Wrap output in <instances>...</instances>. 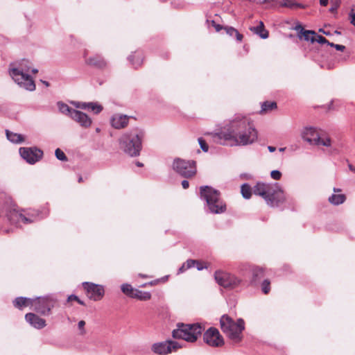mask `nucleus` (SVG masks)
I'll return each mask as SVG.
<instances>
[{
    "instance_id": "obj_1",
    "label": "nucleus",
    "mask_w": 355,
    "mask_h": 355,
    "mask_svg": "<svg viewBox=\"0 0 355 355\" xmlns=\"http://www.w3.org/2000/svg\"><path fill=\"white\" fill-rule=\"evenodd\" d=\"M214 137L226 144L227 141H232L231 146H247L254 143L258 138V132L250 119L236 116L230 121L223 130L215 133Z\"/></svg>"
},
{
    "instance_id": "obj_2",
    "label": "nucleus",
    "mask_w": 355,
    "mask_h": 355,
    "mask_svg": "<svg viewBox=\"0 0 355 355\" xmlns=\"http://www.w3.org/2000/svg\"><path fill=\"white\" fill-rule=\"evenodd\" d=\"M31 70L33 73L38 72L37 69L31 68V63L28 60H21L19 62L10 64L9 74L21 87L28 91H34L35 89V82L28 74Z\"/></svg>"
},
{
    "instance_id": "obj_3",
    "label": "nucleus",
    "mask_w": 355,
    "mask_h": 355,
    "mask_svg": "<svg viewBox=\"0 0 355 355\" xmlns=\"http://www.w3.org/2000/svg\"><path fill=\"white\" fill-rule=\"evenodd\" d=\"M200 196L206 201L210 213L220 214L226 211V204L220 198L219 191L209 186H202L200 187Z\"/></svg>"
},
{
    "instance_id": "obj_4",
    "label": "nucleus",
    "mask_w": 355,
    "mask_h": 355,
    "mask_svg": "<svg viewBox=\"0 0 355 355\" xmlns=\"http://www.w3.org/2000/svg\"><path fill=\"white\" fill-rule=\"evenodd\" d=\"M220 326L223 332L232 340L238 343L242 339V332L245 329V322L239 318L235 322L227 314L223 315L220 319Z\"/></svg>"
},
{
    "instance_id": "obj_5",
    "label": "nucleus",
    "mask_w": 355,
    "mask_h": 355,
    "mask_svg": "<svg viewBox=\"0 0 355 355\" xmlns=\"http://www.w3.org/2000/svg\"><path fill=\"white\" fill-rule=\"evenodd\" d=\"M203 327L199 323L184 324L178 322L176 329L172 331V336L175 339H182L187 342L194 343L199 336L202 334Z\"/></svg>"
},
{
    "instance_id": "obj_6",
    "label": "nucleus",
    "mask_w": 355,
    "mask_h": 355,
    "mask_svg": "<svg viewBox=\"0 0 355 355\" xmlns=\"http://www.w3.org/2000/svg\"><path fill=\"white\" fill-rule=\"evenodd\" d=\"M303 140L311 145L323 146L329 147L331 145L330 137L320 133L319 130L313 127H306L301 133Z\"/></svg>"
},
{
    "instance_id": "obj_7",
    "label": "nucleus",
    "mask_w": 355,
    "mask_h": 355,
    "mask_svg": "<svg viewBox=\"0 0 355 355\" xmlns=\"http://www.w3.org/2000/svg\"><path fill=\"white\" fill-rule=\"evenodd\" d=\"M173 170L185 178H190L196 173V162L193 160H185L180 158H176L173 163Z\"/></svg>"
},
{
    "instance_id": "obj_8",
    "label": "nucleus",
    "mask_w": 355,
    "mask_h": 355,
    "mask_svg": "<svg viewBox=\"0 0 355 355\" xmlns=\"http://www.w3.org/2000/svg\"><path fill=\"white\" fill-rule=\"evenodd\" d=\"M214 278L220 286L229 290L237 288L241 282V280L234 275L220 270L215 272Z\"/></svg>"
},
{
    "instance_id": "obj_9",
    "label": "nucleus",
    "mask_w": 355,
    "mask_h": 355,
    "mask_svg": "<svg viewBox=\"0 0 355 355\" xmlns=\"http://www.w3.org/2000/svg\"><path fill=\"white\" fill-rule=\"evenodd\" d=\"M266 200V203L271 207H278L286 200V195L278 183H273Z\"/></svg>"
},
{
    "instance_id": "obj_10",
    "label": "nucleus",
    "mask_w": 355,
    "mask_h": 355,
    "mask_svg": "<svg viewBox=\"0 0 355 355\" xmlns=\"http://www.w3.org/2000/svg\"><path fill=\"white\" fill-rule=\"evenodd\" d=\"M53 307V302L51 297H38L33 300L31 308L42 315H49Z\"/></svg>"
},
{
    "instance_id": "obj_11",
    "label": "nucleus",
    "mask_w": 355,
    "mask_h": 355,
    "mask_svg": "<svg viewBox=\"0 0 355 355\" xmlns=\"http://www.w3.org/2000/svg\"><path fill=\"white\" fill-rule=\"evenodd\" d=\"M19 154L27 163L34 164L42 158L44 153L37 147H21Z\"/></svg>"
},
{
    "instance_id": "obj_12",
    "label": "nucleus",
    "mask_w": 355,
    "mask_h": 355,
    "mask_svg": "<svg viewBox=\"0 0 355 355\" xmlns=\"http://www.w3.org/2000/svg\"><path fill=\"white\" fill-rule=\"evenodd\" d=\"M182 346L177 341L168 340L164 342L157 343L153 345L152 350L159 355H166L181 348Z\"/></svg>"
},
{
    "instance_id": "obj_13",
    "label": "nucleus",
    "mask_w": 355,
    "mask_h": 355,
    "mask_svg": "<svg viewBox=\"0 0 355 355\" xmlns=\"http://www.w3.org/2000/svg\"><path fill=\"white\" fill-rule=\"evenodd\" d=\"M205 343L211 347H220L224 345V339L215 327L209 328L203 334Z\"/></svg>"
},
{
    "instance_id": "obj_14",
    "label": "nucleus",
    "mask_w": 355,
    "mask_h": 355,
    "mask_svg": "<svg viewBox=\"0 0 355 355\" xmlns=\"http://www.w3.org/2000/svg\"><path fill=\"white\" fill-rule=\"evenodd\" d=\"M83 287L90 300L98 301L104 296L105 290L102 285L85 282L83 283Z\"/></svg>"
},
{
    "instance_id": "obj_15",
    "label": "nucleus",
    "mask_w": 355,
    "mask_h": 355,
    "mask_svg": "<svg viewBox=\"0 0 355 355\" xmlns=\"http://www.w3.org/2000/svg\"><path fill=\"white\" fill-rule=\"evenodd\" d=\"M28 215V216H26L22 213L13 209L8 214L7 217L12 223L22 222L24 224H28L37 220L36 216H34L33 214L30 216L29 214Z\"/></svg>"
},
{
    "instance_id": "obj_16",
    "label": "nucleus",
    "mask_w": 355,
    "mask_h": 355,
    "mask_svg": "<svg viewBox=\"0 0 355 355\" xmlns=\"http://www.w3.org/2000/svg\"><path fill=\"white\" fill-rule=\"evenodd\" d=\"M120 148L128 154L133 156V135L131 132L123 134L119 139Z\"/></svg>"
},
{
    "instance_id": "obj_17",
    "label": "nucleus",
    "mask_w": 355,
    "mask_h": 355,
    "mask_svg": "<svg viewBox=\"0 0 355 355\" xmlns=\"http://www.w3.org/2000/svg\"><path fill=\"white\" fill-rule=\"evenodd\" d=\"M272 183H264L258 182L253 187L252 192L256 196H261L265 201L268 198L270 189L272 187Z\"/></svg>"
},
{
    "instance_id": "obj_18",
    "label": "nucleus",
    "mask_w": 355,
    "mask_h": 355,
    "mask_svg": "<svg viewBox=\"0 0 355 355\" xmlns=\"http://www.w3.org/2000/svg\"><path fill=\"white\" fill-rule=\"evenodd\" d=\"M71 118L83 128H88L92 124L91 119L84 112L75 110Z\"/></svg>"
},
{
    "instance_id": "obj_19",
    "label": "nucleus",
    "mask_w": 355,
    "mask_h": 355,
    "mask_svg": "<svg viewBox=\"0 0 355 355\" xmlns=\"http://www.w3.org/2000/svg\"><path fill=\"white\" fill-rule=\"evenodd\" d=\"M129 121V117L124 114H115L110 119L111 125L115 129L125 128Z\"/></svg>"
},
{
    "instance_id": "obj_20",
    "label": "nucleus",
    "mask_w": 355,
    "mask_h": 355,
    "mask_svg": "<svg viewBox=\"0 0 355 355\" xmlns=\"http://www.w3.org/2000/svg\"><path fill=\"white\" fill-rule=\"evenodd\" d=\"M25 319L34 328L40 329L46 326L45 320L40 318L35 313H29L26 314Z\"/></svg>"
},
{
    "instance_id": "obj_21",
    "label": "nucleus",
    "mask_w": 355,
    "mask_h": 355,
    "mask_svg": "<svg viewBox=\"0 0 355 355\" xmlns=\"http://www.w3.org/2000/svg\"><path fill=\"white\" fill-rule=\"evenodd\" d=\"M144 137L145 132L143 129L135 128V157L140 155Z\"/></svg>"
},
{
    "instance_id": "obj_22",
    "label": "nucleus",
    "mask_w": 355,
    "mask_h": 355,
    "mask_svg": "<svg viewBox=\"0 0 355 355\" xmlns=\"http://www.w3.org/2000/svg\"><path fill=\"white\" fill-rule=\"evenodd\" d=\"M86 62L92 66H94L97 68H104L107 65L106 61L104 60L103 57L99 55H96L93 57H90L86 60Z\"/></svg>"
},
{
    "instance_id": "obj_23",
    "label": "nucleus",
    "mask_w": 355,
    "mask_h": 355,
    "mask_svg": "<svg viewBox=\"0 0 355 355\" xmlns=\"http://www.w3.org/2000/svg\"><path fill=\"white\" fill-rule=\"evenodd\" d=\"M32 298L24 297H18L15 299L13 301V305L15 307L21 309L23 307L31 306H32L33 302Z\"/></svg>"
},
{
    "instance_id": "obj_24",
    "label": "nucleus",
    "mask_w": 355,
    "mask_h": 355,
    "mask_svg": "<svg viewBox=\"0 0 355 355\" xmlns=\"http://www.w3.org/2000/svg\"><path fill=\"white\" fill-rule=\"evenodd\" d=\"M7 139L14 144H20L24 141V137L22 135L12 132L8 130H6Z\"/></svg>"
},
{
    "instance_id": "obj_25",
    "label": "nucleus",
    "mask_w": 355,
    "mask_h": 355,
    "mask_svg": "<svg viewBox=\"0 0 355 355\" xmlns=\"http://www.w3.org/2000/svg\"><path fill=\"white\" fill-rule=\"evenodd\" d=\"M250 30L254 33L259 35L262 39H266L268 37V31L264 29V25L261 21H259V24L258 26L250 28Z\"/></svg>"
},
{
    "instance_id": "obj_26",
    "label": "nucleus",
    "mask_w": 355,
    "mask_h": 355,
    "mask_svg": "<svg viewBox=\"0 0 355 355\" xmlns=\"http://www.w3.org/2000/svg\"><path fill=\"white\" fill-rule=\"evenodd\" d=\"M252 284H256L264 276V270L262 268L255 266L252 268Z\"/></svg>"
},
{
    "instance_id": "obj_27",
    "label": "nucleus",
    "mask_w": 355,
    "mask_h": 355,
    "mask_svg": "<svg viewBox=\"0 0 355 355\" xmlns=\"http://www.w3.org/2000/svg\"><path fill=\"white\" fill-rule=\"evenodd\" d=\"M346 200L344 194H332L328 198L329 202L334 205H339L343 204Z\"/></svg>"
},
{
    "instance_id": "obj_28",
    "label": "nucleus",
    "mask_w": 355,
    "mask_h": 355,
    "mask_svg": "<svg viewBox=\"0 0 355 355\" xmlns=\"http://www.w3.org/2000/svg\"><path fill=\"white\" fill-rule=\"evenodd\" d=\"M150 297L151 294L150 292L142 291L135 288V299L146 301L150 300Z\"/></svg>"
},
{
    "instance_id": "obj_29",
    "label": "nucleus",
    "mask_w": 355,
    "mask_h": 355,
    "mask_svg": "<svg viewBox=\"0 0 355 355\" xmlns=\"http://www.w3.org/2000/svg\"><path fill=\"white\" fill-rule=\"evenodd\" d=\"M58 107L59 109V111L66 115H69L70 117L72 116V112L75 111L74 109L70 107L66 103H64L62 102H58Z\"/></svg>"
},
{
    "instance_id": "obj_30",
    "label": "nucleus",
    "mask_w": 355,
    "mask_h": 355,
    "mask_svg": "<svg viewBox=\"0 0 355 355\" xmlns=\"http://www.w3.org/2000/svg\"><path fill=\"white\" fill-rule=\"evenodd\" d=\"M224 30L225 31L226 33L230 36L235 35L237 41L241 42L242 40L243 35L239 33L236 28L232 26H225Z\"/></svg>"
},
{
    "instance_id": "obj_31",
    "label": "nucleus",
    "mask_w": 355,
    "mask_h": 355,
    "mask_svg": "<svg viewBox=\"0 0 355 355\" xmlns=\"http://www.w3.org/2000/svg\"><path fill=\"white\" fill-rule=\"evenodd\" d=\"M300 35L303 36L304 40L306 41H310L311 43H314L315 42V36L316 33L314 31H306L304 30Z\"/></svg>"
},
{
    "instance_id": "obj_32",
    "label": "nucleus",
    "mask_w": 355,
    "mask_h": 355,
    "mask_svg": "<svg viewBox=\"0 0 355 355\" xmlns=\"http://www.w3.org/2000/svg\"><path fill=\"white\" fill-rule=\"evenodd\" d=\"M252 188L248 184L244 183L242 184L241 192L244 198L250 199L252 196Z\"/></svg>"
},
{
    "instance_id": "obj_33",
    "label": "nucleus",
    "mask_w": 355,
    "mask_h": 355,
    "mask_svg": "<svg viewBox=\"0 0 355 355\" xmlns=\"http://www.w3.org/2000/svg\"><path fill=\"white\" fill-rule=\"evenodd\" d=\"M277 107L275 102L265 101L261 104V112H266L272 110Z\"/></svg>"
},
{
    "instance_id": "obj_34",
    "label": "nucleus",
    "mask_w": 355,
    "mask_h": 355,
    "mask_svg": "<svg viewBox=\"0 0 355 355\" xmlns=\"http://www.w3.org/2000/svg\"><path fill=\"white\" fill-rule=\"evenodd\" d=\"M121 291L126 295L133 297V287L131 284H123L121 286Z\"/></svg>"
},
{
    "instance_id": "obj_35",
    "label": "nucleus",
    "mask_w": 355,
    "mask_h": 355,
    "mask_svg": "<svg viewBox=\"0 0 355 355\" xmlns=\"http://www.w3.org/2000/svg\"><path fill=\"white\" fill-rule=\"evenodd\" d=\"M87 105H89L88 110L92 111L95 114H98L103 110L102 105L96 102H90Z\"/></svg>"
},
{
    "instance_id": "obj_36",
    "label": "nucleus",
    "mask_w": 355,
    "mask_h": 355,
    "mask_svg": "<svg viewBox=\"0 0 355 355\" xmlns=\"http://www.w3.org/2000/svg\"><path fill=\"white\" fill-rule=\"evenodd\" d=\"M281 6L291 8L294 7H301L300 4L295 3L291 0H283L281 3Z\"/></svg>"
},
{
    "instance_id": "obj_37",
    "label": "nucleus",
    "mask_w": 355,
    "mask_h": 355,
    "mask_svg": "<svg viewBox=\"0 0 355 355\" xmlns=\"http://www.w3.org/2000/svg\"><path fill=\"white\" fill-rule=\"evenodd\" d=\"M270 282L268 279H264L261 283V291L264 294H268L270 290Z\"/></svg>"
},
{
    "instance_id": "obj_38",
    "label": "nucleus",
    "mask_w": 355,
    "mask_h": 355,
    "mask_svg": "<svg viewBox=\"0 0 355 355\" xmlns=\"http://www.w3.org/2000/svg\"><path fill=\"white\" fill-rule=\"evenodd\" d=\"M55 155L56 158L60 161H67V157L64 153V152L60 148H57L55 151Z\"/></svg>"
},
{
    "instance_id": "obj_39",
    "label": "nucleus",
    "mask_w": 355,
    "mask_h": 355,
    "mask_svg": "<svg viewBox=\"0 0 355 355\" xmlns=\"http://www.w3.org/2000/svg\"><path fill=\"white\" fill-rule=\"evenodd\" d=\"M198 141L199 145L200 146V148L202 150V151L207 152L209 150V146L207 145L205 140L204 139H202V137H200V138H198Z\"/></svg>"
},
{
    "instance_id": "obj_40",
    "label": "nucleus",
    "mask_w": 355,
    "mask_h": 355,
    "mask_svg": "<svg viewBox=\"0 0 355 355\" xmlns=\"http://www.w3.org/2000/svg\"><path fill=\"white\" fill-rule=\"evenodd\" d=\"M85 322L84 320H80L78 323V328L80 331L79 334L81 336H84L86 334V330L85 329Z\"/></svg>"
},
{
    "instance_id": "obj_41",
    "label": "nucleus",
    "mask_w": 355,
    "mask_h": 355,
    "mask_svg": "<svg viewBox=\"0 0 355 355\" xmlns=\"http://www.w3.org/2000/svg\"><path fill=\"white\" fill-rule=\"evenodd\" d=\"M184 264H186V266L188 269L191 268H193L195 266L196 264H200V261H197V260H193V259H188L185 263Z\"/></svg>"
},
{
    "instance_id": "obj_42",
    "label": "nucleus",
    "mask_w": 355,
    "mask_h": 355,
    "mask_svg": "<svg viewBox=\"0 0 355 355\" xmlns=\"http://www.w3.org/2000/svg\"><path fill=\"white\" fill-rule=\"evenodd\" d=\"M315 36V42H317L319 44H327L329 45V43H330L325 37H324L322 35H317Z\"/></svg>"
},
{
    "instance_id": "obj_43",
    "label": "nucleus",
    "mask_w": 355,
    "mask_h": 355,
    "mask_svg": "<svg viewBox=\"0 0 355 355\" xmlns=\"http://www.w3.org/2000/svg\"><path fill=\"white\" fill-rule=\"evenodd\" d=\"M270 176L272 179L275 180H278L281 178L282 177V173L279 171L278 170H273L271 171L270 173Z\"/></svg>"
},
{
    "instance_id": "obj_44",
    "label": "nucleus",
    "mask_w": 355,
    "mask_h": 355,
    "mask_svg": "<svg viewBox=\"0 0 355 355\" xmlns=\"http://www.w3.org/2000/svg\"><path fill=\"white\" fill-rule=\"evenodd\" d=\"M329 46L334 47L336 50L343 51L345 49V46L341 44H336L332 42L329 43Z\"/></svg>"
},
{
    "instance_id": "obj_45",
    "label": "nucleus",
    "mask_w": 355,
    "mask_h": 355,
    "mask_svg": "<svg viewBox=\"0 0 355 355\" xmlns=\"http://www.w3.org/2000/svg\"><path fill=\"white\" fill-rule=\"evenodd\" d=\"M211 24L215 28L217 32L220 31L222 29H224V27L223 26L216 24L214 20L211 21Z\"/></svg>"
},
{
    "instance_id": "obj_46",
    "label": "nucleus",
    "mask_w": 355,
    "mask_h": 355,
    "mask_svg": "<svg viewBox=\"0 0 355 355\" xmlns=\"http://www.w3.org/2000/svg\"><path fill=\"white\" fill-rule=\"evenodd\" d=\"M89 104V103H78L76 106L78 108H81V109H88V106L87 105Z\"/></svg>"
},
{
    "instance_id": "obj_47",
    "label": "nucleus",
    "mask_w": 355,
    "mask_h": 355,
    "mask_svg": "<svg viewBox=\"0 0 355 355\" xmlns=\"http://www.w3.org/2000/svg\"><path fill=\"white\" fill-rule=\"evenodd\" d=\"M353 9L349 12L350 22L355 26V13L353 12Z\"/></svg>"
},
{
    "instance_id": "obj_48",
    "label": "nucleus",
    "mask_w": 355,
    "mask_h": 355,
    "mask_svg": "<svg viewBox=\"0 0 355 355\" xmlns=\"http://www.w3.org/2000/svg\"><path fill=\"white\" fill-rule=\"evenodd\" d=\"M187 270H188V268H187L186 266V264H184V263L182 265L181 267H180V268L178 269V275L180 274V273H183L184 272H185Z\"/></svg>"
},
{
    "instance_id": "obj_49",
    "label": "nucleus",
    "mask_w": 355,
    "mask_h": 355,
    "mask_svg": "<svg viewBox=\"0 0 355 355\" xmlns=\"http://www.w3.org/2000/svg\"><path fill=\"white\" fill-rule=\"evenodd\" d=\"M295 30L299 31V37L301 38L302 36L300 35V33H302V32H303V31H304V28L302 26V25L300 24H298L295 27Z\"/></svg>"
},
{
    "instance_id": "obj_50",
    "label": "nucleus",
    "mask_w": 355,
    "mask_h": 355,
    "mask_svg": "<svg viewBox=\"0 0 355 355\" xmlns=\"http://www.w3.org/2000/svg\"><path fill=\"white\" fill-rule=\"evenodd\" d=\"M338 6H339V5H338V1H337V0H336V1H335L334 5V6H332L330 8L329 11H330L331 12H334L336 11V10H337V9H338Z\"/></svg>"
},
{
    "instance_id": "obj_51",
    "label": "nucleus",
    "mask_w": 355,
    "mask_h": 355,
    "mask_svg": "<svg viewBox=\"0 0 355 355\" xmlns=\"http://www.w3.org/2000/svg\"><path fill=\"white\" fill-rule=\"evenodd\" d=\"M182 186L184 189H188L189 187V181L184 180L182 182Z\"/></svg>"
},
{
    "instance_id": "obj_52",
    "label": "nucleus",
    "mask_w": 355,
    "mask_h": 355,
    "mask_svg": "<svg viewBox=\"0 0 355 355\" xmlns=\"http://www.w3.org/2000/svg\"><path fill=\"white\" fill-rule=\"evenodd\" d=\"M78 297L75 295H71L70 296L68 297V302H70V301H72V300H78Z\"/></svg>"
},
{
    "instance_id": "obj_53",
    "label": "nucleus",
    "mask_w": 355,
    "mask_h": 355,
    "mask_svg": "<svg viewBox=\"0 0 355 355\" xmlns=\"http://www.w3.org/2000/svg\"><path fill=\"white\" fill-rule=\"evenodd\" d=\"M195 266H196V268H197L198 270H202L204 268H206L205 266H202V263L201 262H200V264H198V265L196 264Z\"/></svg>"
},
{
    "instance_id": "obj_54",
    "label": "nucleus",
    "mask_w": 355,
    "mask_h": 355,
    "mask_svg": "<svg viewBox=\"0 0 355 355\" xmlns=\"http://www.w3.org/2000/svg\"><path fill=\"white\" fill-rule=\"evenodd\" d=\"M318 31L320 33H322L323 34L326 35H331V33L329 31H324L323 28H320L318 30Z\"/></svg>"
},
{
    "instance_id": "obj_55",
    "label": "nucleus",
    "mask_w": 355,
    "mask_h": 355,
    "mask_svg": "<svg viewBox=\"0 0 355 355\" xmlns=\"http://www.w3.org/2000/svg\"><path fill=\"white\" fill-rule=\"evenodd\" d=\"M320 3L322 6H326L328 3V0H320Z\"/></svg>"
},
{
    "instance_id": "obj_56",
    "label": "nucleus",
    "mask_w": 355,
    "mask_h": 355,
    "mask_svg": "<svg viewBox=\"0 0 355 355\" xmlns=\"http://www.w3.org/2000/svg\"><path fill=\"white\" fill-rule=\"evenodd\" d=\"M268 149L270 153H273L276 150V148L275 146H268Z\"/></svg>"
},
{
    "instance_id": "obj_57",
    "label": "nucleus",
    "mask_w": 355,
    "mask_h": 355,
    "mask_svg": "<svg viewBox=\"0 0 355 355\" xmlns=\"http://www.w3.org/2000/svg\"><path fill=\"white\" fill-rule=\"evenodd\" d=\"M135 164L138 167H142L144 166V164L140 162H135Z\"/></svg>"
},
{
    "instance_id": "obj_58",
    "label": "nucleus",
    "mask_w": 355,
    "mask_h": 355,
    "mask_svg": "<svg viewBox=\"0 0 355 355\" xmlns=\"http://www.w3.org/2000/svg\"><path fill=\"white\" fill-rule=\"evenodd\" d=\"M348 167L351 171L355 173V167H354L352 164H349Z\"/></svg>"
},
{
    "instance_id": "obj_59",
    "label": "nucleus",
    "mask_w": 355,
    "mask_h": 355,
    "mask_svg": "<svg viewBox=\"0 0 355 355\" xmlns=\"http://www.w3.org/2000/svg\"><path fill=\"white\" fill-rule=\"evenodd\" d=\"M76 302L80 304V305H85V303L83 301H82L81 300H80L79 298H78V300H76Z\"/></svg>"
},
{
    "instance_id": "obj_60",
    "label": "nucleus",
    "mask_w": 355,
    "mask_h": 355,
    "mask_svg": "<svg viewBox=\"0 0 355 355\" xmlns=\"http://www.w3.org/2000/svg\"><path fill=\"white\" fill-rule=\"evenodd\" d=\"M273 0H262L259 3H266L267 2L272 1Z\"/></svg>"
},
{
    "instance_id": "obj_61",
    "label": "nucleus",
    "mask_w": 355,
    "mask_h": 355,
    "mask_svg": "<svg viewBox=\"0 0 355 355\" xmlns=\"http://www.w3.org/2000/svg\"><path fill=\"white\" fill-rule=\"evenodd\" d=\"M334 192H340V191H341V189H337V188H334Z\"/></svg>"
},
{
    "instance_id": "obj_62",
    "label": "nucleus",
    "mask_w": 355,
    "mask_h": 355,
    "mask_svg": "<svg viewBox=\"0 0 355 355\" xmlns=\"http://www.w3.org/2000/svg\"><path fill=\"white\" fill-rule=\"evenodd\" d=\"M43 83L46 86V87H49V83L46 81H43Z\"/></svg>"
},
{
    "instance_id": "obj_63",
    "label": "nucleus",
    "mask_w": 355,
    "mask_h": 355,
    "mask_svg": "<svg viewBox=\"0 0 355 355\" xmlns=\"http://www.w3.org/2000/svg\"><path fill=\"white\" fill-rule=\"evenodd\" d=\"M286 148H280L279 150L280 152H284Z\"/></svg>"
},
{
    "instance_id": "obj_64",
    "label": "nucleus",
    "mask_w": 355,
    "mask_h": 355,
    "mask_svg": "<svg viewBox=\"0 0 355 355\" xmlns=\"http://www.w3.org/2000/svg\"><path fill=\"white\" fill-rule=\"evenodd\" d=\"M82 180H83L82 177H80L79 179H78V182H82Z\"/></svg>"
}]
</instances>
